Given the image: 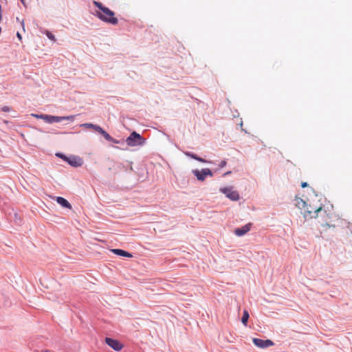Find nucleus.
Returning a JSON list of instances; mask_svg holds the SVG:
<instances>
[{
  "label": "nucleus",
  "instance_id": "nucleus-12",
  "mask_svg": "<svg viewBox=\"0 0 352 352\" xmlns=\"http://www.w3.org/2000/svg\"><path fill=\"white\" fill-rule=\"evenodd\" d=\"M184 155L186 156H188L189 157H191L192 159H194L198 162H202V163H206V164H211L212 162L211 161H208V160H206L202 157H199L197 155H196L195 153H192V152H190V151H184Z\"/></svg>",
  "mask_w": 352,
  "mask_h": 352
},
{
  "label": "nucleus",
  "instance_id": "nucleus-15",
  "mask_svg": "<svg viewBox=\"0 0 352 352\" xmlns=\"http://www.w3.org/2000/svg\"><path fill=\"white\" fill-rule=\"evenodd\" d=\"M111 251L116 255H118V256H124V257H132V255L131 254H130L129 252L125 251V250H121V249H113L111 250Z\"/></svg>",
  "mask_w": 352,
  "mask_h": 352
},
{
  "label": "nucleus",
  "instance_id": "nucleus-25",
  "mask_svg": "<svg viewBox=\"0 0 352 352\" xmlns=\"http://www.w3.org/2000/svg\"><path fill=\"white\" fill-rule=\"evenodd\" d=\"M20 1H21V3H22L23 5H25V1H24L25 0H20Z\"/></svg>",
  "mask_w": 352,
  "mask_h": 352
},
{
  "label": "nucleus",
  "instance_id": "nucleus-3",
  "mask_svg": "<svg viewBox=\"0 0 352 352\" xmlns=\"http://www.w3.org/2000/svg\"><path fill=\"white\" fill-rule=\"evenodd\" d=\"M125 142L129 146H142L145 144L146 139L136 131H133L130 135L126 138Z\"/></svg>",
  "mask_w": 352,
  "mask_h": 352
},
{
  "label": "nucleus",
  "instance_id": "nucleus-10",
  "mask_svg": "<svg viewBox=\"0 0 352 352\" xmlns=\"http://www.w3.org/2000/svg\"><path fill=\"white\" fill-rule=\"evenodd\" d=\"M252 226V223H249L242 226L241 228H238L234 230V234L238 236H243L250 230Z\"/></svg>",
  "mask_w": 352,
  "mask_h": 352
},
{
  "label": "nucleus",
  "instance_id": "nucleus-29",
  "mask_svg": "<svg viewBox=\"0 0 352 352\" xmlns=\"http://www.w3.org/2000/svg\"><path fill=\"white\" fill-rule=\"evenodd\" d=\"M2 19H0V22L1 21Z\"/></svg>",
  "mask_w": 352,
  "mask_h": 352
},
{
  "label": "nucleus",
  "instance_id": "nucleus-28",
  "mask_svg": "<svg viewBox=\"0 0 352 352\" xmlns=\"http://www.w3.org/2000/svg\"><path fill=\"white\" fill-rule=\"evenodd\" d=\"M325 226H328V227H330V226H330L329 224H328V223H326V224H325Z\"/></svg>",
  "mask_w": 352,
  "mask_h": 352
},
{
  "label": "nucleus",
  "instance_id": "nucleus-14",
  "mask_svg": "<svg viewBox=\"0 0 352 352\" xmlns=\"http://www.w3.org/2000/svg\"><path fill=\"white\" fill-rule=\"evenodd\" d=\"M56 202L60 204L63 208L72 209V205L65 198L62 197H56Z\"/></svg>",
  "mask_w": 352,
  "mask_h": 352
},
{
  "label": "nucleus",
  "instance_id": "nucleus-8",
  "mask_svg": "<svg viewBox=\"0 0 352 352\" xmlns=\"http://www.w3.org/2000/svg\"><path fill=\"white\" fill-rule=\"evenodd\" d=\"M105 342L116 351H120L123 348V345L118 340L111 338H106Z\"/></svg>",
  "mask_w": 352,
  "mask_h": 352
},
{
  "label": "nucleus",
  "instance_id": "nucleus-19",
  "mask_svg": "<svg viewBox=\"0 0 352 352\" xmlns=\"http://www.w3.org/2000/svg\"><path fill=\"white\" fill-rule=\"evenodd\" d=\"M56 155L61 159H63L64 161L66 162V160H67L68 157H67L65 154L63 153H57L56 154Z\"/></svg>",
  "mask_w": 352,
  "mask_h": 352
},
{
  "label": "nucleus",
  "instance_id": "nucleus-24",
  "mask_svg": "<svg viewBox=\"0 0 352 352\" xmlns=\"http://www.w3.org/2000/svg\"><path fill=\"white\" fill-rule=\"evenodd\" d=\"M230 173H231L230 171H228V172L224 174V175H229Z\"/></svg>",
  "mask_w": 352,
  "mask_h": 352
},
{
  "label": "nucleus",
  "instance_id": "nucleus-23",
  "mask_svg": "<svg viewBox=\"0 0 352 352\" xmlns=\"http://www.w3.org/2000/svg\"><path fill=\"white\" fill-rule=\"evenodd\" d=\"M16 36H17V38H18L19 40H21L22 36H21V34H20L19 32H17V33H16Z\"/></svg>",
  "mask_w": 352,
  "mask_h": 352
},
{
  "label": "nucleus",
  "instance_id": "nucleus-11",
  "mask_svg": "<svg viewBox=\"0 0 352 352\" xmlns=\"http://www.w3.org/2000/svg\"><path fill=\"white\" fill-rule=\"evenodd\" d=\"M80 127H83V128H86V129H92L94 131H96L97 133H98L101 135H102V133L104 131V130L101 126H100L99 125H97V124H92V123L82 124H80Z\"/></svg>",
  "mask_w": 352,
  "mask_h": 352
},
{
  "label": "nucleus",
  "instance_id": "nucleus-20",
  "mask_svg": "<svg viewBox=\"0 0 352 352\" xmlns=\"http://www.w3.org/2000/svg\"><path fill=\"white\" fill-rule=\"evenodd\" d=\"M10 110L11 109L8 106H4L1 108V111L3 112H9Z\"/></svg>",
  "mask_w": 352,
  "mask_h": 352
},
{
  "label": "nucleus",
  "instance_id": "nucleus-4",
  "mask_svg": "<svg viewBox=\"0 0 352 352\" xmlns=\"http://www.w3.org/2000/svg\"><path fill=\"white\" fill-rule=\"evenodd\" d=\"M192 174L197 177L198 181H205L207 176L212 177L213 173L208 168H202L201 170L194 169L192 170Z\"/></svg>",
  "mask_w": 352,
  "mask_h": 352
},
{
  "label": "nucleus",
  "instance_id": "nucleus-18",
  "mask_svg": "<svg viewBox=\"0 0 352 352\" xmlns=\"http://www.w3.org/2000/svg\"><path fill=\"white\" fill-rule=\"evenodd\" d=\"M41 32L45 34L50 40H51L54 42L56 41V38H55L54 35L50 31L45 30L44 31H41Z\"/></svg>",
  "mask_w": 352,
  "mask_h": 352
},
{
  "label": "nucleus",
  "instance_id": "nucleus-13",
  "mask_svg": "<svg viewBox=\"0 0 352 352\" xmlns=\"http://www.w3.org/2000/svg\"><path fill=\"white\" fill-rule=\"evenodd\" d=\"M104 138L108 141V142H112V143H114V144H123L124 143V140H116L115 138H113V137H111L107 131H104V133H102V135Z\"/></svg>",
  "mask_w": 352,
  "mask_h": 352
},
{
  "label": "nucleus",
  "instance_id": "nucleus-21",
  "mask_svg": "<svg viewBox=\"0 0 352 352\" xmlns=\"http://www.w3.org/2000/svg\"><path fill=\"white\" fill-rule=\"evenodd\" d=\"M226 164H227L226 161V160H222V161L220 162V164H219V167L220 168H223L224 166H226Z\"/></svg>",
  "mask_w": 352,
  "mask_h": 352
},
{
  "label": "nucleus",
  "instance_id": "nucleus-6",
  "mask_svg": "<svg viewBox=\"0 0 352 352\" xmlns=\"http://www.w3.org/2000/svg\"><path fill=\"white\" fill-rule=\"evenodd\" d=\"M304 209V217L305 218L311 219L316 218L318 214L322 211V207L312 206L311 205H307Z\"/></svg>",
  "mask_w": 352,
  "mask_h": 352
},
{
  "label": "nucleus",
  "instance_id": "nucleus-17",
  "mask_svg": "<svg viewBox=\"0 0 352 352\" xmlns=\"http://www.w3.org/2000/svg\"><path fill=\"white\" fill-rule=\"evenodd\" d=\"M307 204L303 199H302L300 198L296 199V206L298 208L303 209L305 207H307Z\"/></svg>",
  "mask_w": 352,
  "mask_h": 352
},
{
  "label": "nucleus",
  "instance_id": "nucleus-27",
  "mask_svg": "<svg viewBox=\"0 0 352 352\" xmlns=\"http://www.w3.org/2000/svg\"><path fill=\"white\" fill-rule=\"evenodd\" d=\"M43 352H51L50 350H45Z\"/></svg>",
  "mask_w": 352,
  "mask_h": 352
},
{
  "label": "nucleus",
  "instance_id": "nucleus-16",
  "mask_svg": "<svg viewBox=\"0 0 352 352\" xmlns=\"http://www.w3.org/2000/svg\"><path fill=\"white\" fill-rule=\"evenodd\" d=\"M250 316H249V313L247 310H244L243 311V316H242V318H241V322L245 325V326H247V323H248V318H249Z\"/></svg>",
  "mask_w": 352,
  "mask_h": 352
},
{
  "label": "nucleus",
  "instance_id": "nucleus-2",
  "mask_svg": "<svg viewBox=\"0 0 352 352\" xmlns=\"http://www.w3.org/2000/svg\"><path fill=\"white\" fill-rule=\"evenodd\" d=\"M34 116L41 118L43 120L47 123H54V122H60L64 120H69L72 122L74 120L75 116H56L47 114H41V115H33Z\"/></svg>",
  "mask_w": 352,
  "mask_h": 352
},
{
  "label": "nucleus",
  "instance_id": "nucleus-26",
  "mask_svg": "<svg viewBox=\"0 0 352 352\" xmlns=\"http://www.w3.org/2000/svg\"><path fill=\"white\" fill-rule=\"evenodd\" d=\"M22 26H23V28L24 29V22L22 21Z\"/></svg>",
  "mask_w": 352,
  "mask_h": 352
},
{
  "label": "nucleus",
  "instance_id": "nucleus-22",
  "mask_svg": "<svg viewBox=\"0 0 352 352\" xmlns=\"http://www.w3.org/2000/svg\"><path fill=\"white\" fill-rule=\"evenodd\" d=\"M308 186L307 183V182H302L301 184V187L302 188H305Z\"/></svg>",
  "mask_w": 352,
  "mask_h": 352
},
{
  "label": "nucleus",
  "instance_id": "nucleus-9",
  "mask_svg": "<svg viewBox=\"0 0 352 352\" xmlns=\"http://www.w3.org/2000/svg\"><path fill=\"white\" fill-rule=\"evenodd\" d=\"M66 162L73 167H80L82 164V160L79 157L75 155H70L68 157Z\"/></svg>",
  "mask_w": 352,
  "mask_h": 352
},
{
  "label": "nucleus",
  "instance_id": "nucleus-5",
  "mask_svg": "<svg viewBox=\"0 0 352 352\" xmlns=\"http://www.w3.org/2000/svg\"><path fill=\"white\" fill-rule=\"evenodd\" d=\"M219 190L232 201H238L240 199L239 192L232 186L221 188Z\"/></svg>",
  "mask_w": 352,
  "mask_h": 352
},
{
  "label": "nucleus",
  "instance_id": "nucleus-7",
  "mask_svg": "<svg viewBox=\"0 0 352 352\" xmlns=\"http://www.w3.org/2000/svg\"><path fill=\"white\" fill-rule=\"evenodd\" d=\"M252 342L255 346L261 349H266L273 346L274 344L271 340H262L260 338H253Z\"/></svg>",
  "mask_w": 352,
  "mask_h": 352
},
{
  "label": "nucleus",
  "instance_id": "nucleus-1",
  "mask_svg": "<svg viewBox=\"0 0 352 352\" xmlns=\"http://www.w3.org/2000/svg\"><path fill=\"white\" fill-rule=\"evenodd\" d=\"M94 5L97 7L99 10H100L104 14L109 16L110 17H107L103 15L101 12H97L96 16L102 21L112 24L116 25L118 23V20L117 18L114 17V12L109 9L108 8L104 6L102 3L94 1Z\"/></svg>",
  "mask_w": 352,
  "mask_h": 352
}]
</instances>
